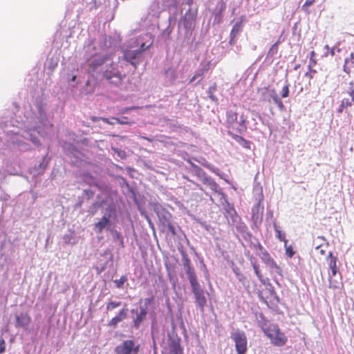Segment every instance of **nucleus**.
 <instances>
[{
  "label": "nucleus",
  "instance_id": "obj_1",
  "mask_svg": "<svg viewBox=\"0 0 354 354\" xmlns=\"http://www.w3.org/2000/svg\"><path fill=\"white\" fill-rule=\"evenodd\" d=\"M236 104L233 105L234 109H230L226 111V127L238 133H243L247 130L248 115L241 113L238 120V113L236 109Z\"/></svg>",
  "mask_w": 354,
  "mask_h": 354
},
{
  "label": "nucleus",
  "instance_id": "obj_2",
  "mask_svg": "<svg viewBox=\"0 0 354 354\" xmlns=\"http://www.w3.org/2000/svg\"><path fill=\"white\" fill-rule=\"evenodd\" d=\"M261 328L274 346L281 347L287 343V337L277 324L266 321L261 324Z\"/></svg>",
  "mask_w": 354,
  "mask_h": 354
},
{
  "label": "nucleus",
  "instance_id": "obj_3",
  "mask_svg": "<svg viewBox=\"0 0 354 354\" xmlns=\"http://www.w3.org/2000/svg\"><path fill=\"white\" fill-rule=\"evenodd\" d=\"M102 75L109 82L116 86L122 84L124 77L118 69L114 67L113 62H111L109 66L103 71Z\"/></svg>",
  "mask_w": 354,
  "mask_h": 354
},
{
  "label": "nucleus",
  "instance_id": "obj_4",
  "mask_svg": "<svg viewBox=\"0 0 354 354\" xmlns=\"http://www.w3.org/2000/svg\"><path fill=\"white\" fill-rule=\"evenodd\" d=\"M231 338L235 344L237 354H245L248 351V341L244 332L236 331L231 334Z\"/></svg>",
  "mask_w": 354,
  "mask_h": 354
},
{
  "label": "nucleus",
  "instance_id": "obj_5",
  "mask_svg": "<svg viewBox=\"0 0 354 354\" xmlns=\"http://www.w3.org/2000/svg\"><path fill=\"white\" fill-rule=\"evenodd\" d=\"M140 346L133 340L128 339L117 346L115 348V354H138Z\"/></svg>",
  "mask_w": 354,
  "mask_h": 354
},
{
  "label": "nucleus",
  "instance_id": "obj_6",
  "mask_svg": "<svg viewBox=\"0 0 354 354\" xmlns=\"http://www.w3.org/2000/svg\"><path fill=\"white\" fill-rule=\"evenodd\" d=\"M191 286L192 292L194 295L196 305L201 308V310H203V308L207 304V299L205 296L203 290L201 288L199 283Z\"/></svg>",
  "mask_w": 354,
  "mask_h": 354
},
{
  "label": "nucleus",
  "instance_id": "obj_7",
  "mask_svg": "<svg viewBox=\"0 0 354 354\" xmlns=\"http://www.w3.org/2000/svg\"><path fill=\"white\" fill-rule=\"evenodd\" d=\"M261 261L266 264L269 268L274 270L278 274L281 275V268L277 265L276 261L271 257L267 250L263 251L261 256Z\"/></svg>",
  "mask_w": 354,
  "mask_h": 354
},
{
  "label": "nucleus",
  "instance_id": "obj_8",
  "mask_svg": "<svg viewBox=\"0 0 354 354\" xmlns=\"http://www.w3.org/2000/svg\"><path fill=\"white\" fill-rule=\"evenodd\" d=\"M31 317L27 313H20L15 315V327L26 328L31 323Z\"/></svg>",
  "mask_w": 354,
  "mask_h": 354
},
{
  "label": "nucleus",
  "instance_id": "obj_9",
  "mask_svg": "<svg viewBox=\"0 0 354 354\" xmlns=\"http://www.w3.org/2000/svg\"><path fill=\"white\" fill-rule=\"evenodd\" d=\"M131 313H136V316L133 319V324L136 328H138L140 327L141 323L142 322V321L145 319V317L147 316V307L140 306L139 311L132 310Z\"/></svg>",
  "mask_w": 354,
  "mask_h": 354
},
{
  "label": "nucleus",
  "instance_id": "obj_10",
  "mask_svg": "<svg viewBox=\"0 0 354 354\" xmlns=\"http://www.w3.org/2000/svg\"><path fill=\"white\" fill-rule=\"evenodd\" d=\"M127 311L128 309L127 308L121 309L119 313L109 322L108 326L115 328L118 323L122 322L127 317Z\"/></svg>",
  "mask_w": 354,
  "mask_h": 354
},
{
  "label": "nucleus",
  "instance_id": "obj_11",
  "mask_svg": "<svg viewBox=\"0 0 354 354\" xmlns=\"http://www.w3.org/2000/svg\"><path fill=\"white\" fill-rule=\"evenodd\" d=\"M168 354H183L179 339L171 338L169 339Z\"/></svg>",
  "mask_w": 354,
  "mask_h": 354
},
{
  "label": "nucleus",
  "instance_id": "obj_12",
  "mask_svg": "<svg viewBox=\"0 0 354 354\" xmlns=\"http://www.w3.org/2000/svg\"><path fill=\"white\" fill-rule=\"evenodd\" d=\"M141 55V50H127L124 52L123 58L129 62L135 68L137 67L138 63L135 60Z\"/></svg>",
  "mask_w": 354,
  "mask_h": 354
},
{
  "label": "nucleus",
  "instance_id": "obj_13",
  "mask_svg": "<svg viewBox=\"0 0 354 354\" xmlns=\"http://www.w3.org/2000/svg\"><path fill=\"white\" fill-rule=\"evenodd\" d=\"M337 257L333 256L332 252H329L328 254V264L331 271L329 274H332L333 277H336L339 273L338 267L337 266Z\"/></svg>",
  "mask_w": 354,
  "mask_h": 354
},
{
  "label": "nucleus",
  "instance_id": "obj_14",
  "mask_svg": "<svg viewBox=\"0 0 354 354\" xmlns=\"http://www.w3.org/2000/svg\"><path fill=\"white\" fill-rule=\"evenodd\" d=\"M329 288L333 290L341 289L343 288L341 274L339 273L336 277L329 274Z\"/></svg>",
  "mask_w": 354,
  "mask_h": 354
},
{
  "label": "nucleus",
  "instance_id": "obj_15",
  "mask_svg": "<svg viewBox=\"0 0 354 354\" xmlns=\"http://www.w3.org/2000/svg\"><path fill=\"white\" fill-rule=\"evenodd\" d=\"M342 93L349 96L350 98H348V102L351 103V105H354V82L353 81H351L348 83V86L344 89V91H342Z\"/></svg>",
  "mask_w": 354,
  "mask_h": 354
},
{
  "label": "nucleus",
  "instance_id": "obj_16",
  "mask_svg": "<svg viewBox=\"0 0 354 354\" xmlns=\"http://www.w3.org/2000/svg\"><path fill=\"white\" fill-rule=\"evenodd\" d=\"M354 67V53H351L350 56L345 59L343 66V71L350 75L351 73V68Z\"/></svg>",
  "mask_w": 354,
  "mask_h": 354
},
{
  "label": "nucleus",
  "instance_id": "obj_17",
  "mask_svg": "<svg viewBox=\"0 0 354 354\" xmlns=\"http://www.w3.org/2000/svg\"><path fill=\"white\" fill-rule=\"evenodd\" d=\"M110 216H104L97 223L95 224V230L97 232L101 233L109 225Z\"/></svg>",
  "mask_w": 354,
  "mask_h": 354
},
{
  "label": "nucleus",
  "instance_id": "obj_18",
  "mask_svg": "<svg viewBox=\"0 0 354 354\" xmlns=\"http://www.w3.org/2000/svg\"><path fill=\"white\" fill-rule=\"evenodd\" d=\"M191 286L198 283L197 277L194 268L192 266L185 270Z\"/></svg>",
  "mask_w": 354,
  "mask_h": 354
},
{
  "label": "nucleus",
  "instance_id": "obj_19",
  "mask_svg": "<svg viewBox=\"0 0 354 354\" xmlns=\"http://www.w3.org/2000/svg\"><path fill=\"white\" fill-rule=\"evenodd\" d=\"M274 230L275 232L276 238L280 241L283 242L284 246H286V244H288V240L286 239V233L281 231L279 229V227L277 226L276 224L274 225Z\"/></svg>",
  "mask_w": 354,
  "mask_h": 354
},
{
  "label": "nucleus",
  "instance_id": "obj_20",
  "mask_svg": "<svg viewBox=\"0 0 354 354\" xmlns=\"http://www.w3.org/2000/svg\"><path fill=\"white\" fill-rule=\"evenodd\" d=\"M242 28H243V26H242V23L240 21V22H236L231 32H230V44H232V40H234L236 35L242 30Z\"/></svg>",
  "mask_w": 354,
  "mask_h": 354
},
{
  "label": "nucleus",
  "instance_id": "obj_21",
  "mask_svg": "<svg viewBox=\"0 0 354 354\" xmlns=\"http://www.w3.org/2000/svg\"><path fill=\"white\" fill-rule=\"evenodd\" d=\"M261 91H263V95H265L266 93H268L269 95L270 98L268 99V101L269 102H270V99H272L274 102L279 98L274 89H270L268 87H265L263 88H261Z\"/></svg>",
  "mask_w": 354,
  "mask_h": 354
},
{
  "label": "nucleus",
  "instance_id": "obj_22",
  "mask_svg": "<svg viewBox=\"0 0 354 354\" xmlns=\"http://www.w3.org/2000/svg\"><path fill=\"white\" fill-rule=\"evenodd\" d=\"M328 245V243H324V245L317 244V246L315 247V251L319 257L326 256Z\"/></svg>",
  "mask_w": 354,
  "mask_h": 354
},
{
  "label": "nucleus",
  "instance_id": "obj_23",
  "mask_svg": "<svg viewBox=\"0 0 354 354\" xmlns=\"http://www.w3.org/2000/svg\"><path fill=\"white\" fill-rule=\"evenodd\" d=\"M251 263H252L254 272L255 274L257 275V277H258V279H259V281L262 283H264L265 280L263 279V275L261 273V271L259 269V266L257 263V261L254 260V258H252Z\"/></svg>",
  "mask_w": 354,
  "mask_h": 354
},
{
  "label": "nucleus",
  "instance_id": "obj_24",
  "mask_svg": "<svg viewBox=\"0 0 354 354\" xmlns=\"http://www.w3.org/2000/svg\"><path fill=\"white\" fill-rule=\"evenodd\" d=\"M351 103L348 102V97H344L342 98L341 103L337 110L338 113H342L345 109L351 107Z\"/></svg>",
  "mask_w": 354,
  "mask_h": 354
},
{
  "label": "nucleus",
  "instance_id": "obj_25",
  "mask_svg": "<svg viewBox=\"0 0 354 354\" xmlns=\"http://www.w3.org/2000/svg\"><path fill=\"white\" fill-rule=\"evenodd\" d=\"M104 62H105L104 57H97V58L94 59L91 62V63L90 64V66L93 70H95L99 66H102L104 63Z\"/></svg>",
  "mask_w": 354,
  "mask_h": 354
},
{
  "label": "nucleus",
  "instance_id": "obj_26",
  "mask_svg": "<svg viewBox=\"0 0 354 354\" xmlns=\"http://www.w3.org/2000/svg\"><path fill=\"white\" fill-rule=\"evenodd\" d=\"M181 255H182V261H183V265L184 269L185 270L187 268L192 267V266L191 260L189 258L187 254L185 252H182Z\"/></svg>",
  "mask_w": 354,
  "mask_h": 354
},
{
  "label": "nucleus",
  "instance_id": "obj_27",
  "mask_svg": "<svg viewBox=\"0 0 354 354\" xmlns=\"http://www.w3.org/2000/svg\"><path fill=\"white\" fill-rule=\"evenodd\" d=\"M127 277L122 275L119 279H115L114 283L118 288H120L123 286L124 283L127 281Z\"/></svg>",
  "mask_w": 354,
  "mask_h": 354
},
{
  "label": "nucleus",
  "instance_id": "obj_28",
  "mask_svg": "<svg viewBox=\"0 0 354 354\" xmlns=\"http://www.w3.org/2000/svg\"><path fill=\"white\" fill-rule=\"evenodd\" d=\"M315 1V0H306L305 3L301 6V10L305 12L308 14L310 12L309 11V7L313 4V3Z\"/></svg>",
  "mask_w": 354,
  "mask_h": 354
},
{
  "label": "nucleus",
  "instance_id": "obj_29",
  "mask_svg": "<svg viewBox=\"0 0 354 354\" xmlns=\"http://www.w3.org/2000/svg\"><path fill=\"white\" fill-rule=\"evenodd\" d=\"M190 163L192 167H193L194 172L196 174L197 176H198L199 177H202L205 175V173L201 167L192 162Z\"/></svg>",
  "mask_w": 354,
  "mask_h": 354
},
{
  "label": "nucleus",
  "instance_id": "obj_30",
  "mask_svg": "<svg viewBox=\"0 0 354 354\" xmlns=\"http://www.w3.org/2000/svg\"><path fill=\"white\" fill-rule=\"evenodd\" d=\"M208 68H201L198 69L196 71L194 75L191 79L190 82L194 81L196 79H197L199 77H202L205 73H206L208 71Z\"/></svg>",
  "mask_w": 354,
  "mask_h": 354
},
{
  "label": "nucleus",
  "instance_id": "obj_31",
  "mask_svg": "<svg viewBox=\"0 0 354 354\" xmlns=\"http://www.w3.org/2000/svg\"><path fill=\"white\" fill-rule=\"evenodd\" d=\"M203 183H207L212 190H216L218 187V185L212 179L207 177H204L203 179Z\"/></svg>",
  "mask_w": 354,
  "mask_h": 354
},
{
  "label": "nucleus",
  "instance_id": "obj_32",
  "mask_svg": "<svg viewBox=\"0 0 354 354\" xmlns=\"http://www.w3.org/2000/svg\"><path fill=\"white\" fill-rule=\"evenodd\" d=\"M120 306H121L120 301H111L107 304L106 308L107 310H112Z\"/></svg>",
  "mask_w": 354,
  "mask_h": 354
},
{
  "label": "nucleus",
  "instance_id": "obj_33",
  "mask_svg": "<svg viewBox=\"0 0 354 354\" xmlns=\"http://www.w3.org/2000/svg\"><path fill=\"white\" fill-rule=\"evenodd\" d=\"M111 119L115 120V122L120 124H131L133 123L131 122H128L127 120V117H123L122 118H112Z\"/></svg>",
  "mask_w": 354,
  "mask_h": 354
},
{
  "label": "nucleus",
  "instance_id": "obj_34",
  "mask_svg": "<svg viewBox=\"0 0 354 354\" xmlns=\"http://www.w3.org/2000/svg\"><path fill=\"white\" fill-rule=\"evenodd\" d=\"M228 135H230L234 140L239 142L240 144L244 141L245 138L243 137L239 136L238 134H235L232 133V131H229L227 132Z\"/></svg>",
  "mask_w": 354,
  "mask_h": 354
},
{
  "label": "nucleus",
  "instance_id": "obj_35",
  "mask_svg": "<svg viewBox=\"0 0 354 354\" xmlns=\"http://www.w3.org/2000/svg\"><path fill=\"white\" fill-rule=\"evenodd\" d=\"M284 248L286 249V254L290 258L292 257L295 253L292 247L286 244V246H284Z\"/></svg>",
  "mask_w": 354,
  "mask_h": 354
},
{
  "label": "nucleus",
  "instance_id": "obj_36",
  "mask_svg": "<svg viewBox=\"0 0 354 354\" xmlns=\"http://www.w3.org/2000/svg\"><path fill=\"white\" fill-rule=\"evenodd\" d=\"M324 243H328L327 240L322 236H317L316 239L314 241L315 247L317 246V244L324 245Z\"/></svg>",
  "mask_w": 354,
  "mask_h": 354
},
{
  "label": "nucleus",
  "instance_id": "obj_37",
  "mask_svg": "<svg viewBox=\"0 0 354 354\" xmlns=\"http://www.w3.org/2000/svg\"><path fill=\"white\" fill-rule=\"evenodd\" d=\"M317 73V71L312 68L308 69V72L306 73L305 76L308 77L309 80H313L315 77V75Z\"/></svg>",
  "mask_w": 354,
  "mask_h": 354
},
{
  "label": "nucleus",
  "instance_id": "obj_38",
  "mask_svg": "<svg viewBox=\"0 0 354 354\" xmlns=\"http://www.w3.org/2000/svg\"><path fill=\"white\" fill-rule=\"evenodd\" d=\"M196 13H191V9L187 10L184 16V20H186L187 17L190 18L192 21H194L196 18Z\"/></svg>",
  "mask_w": 354,
  "mask_h": 354
},
{
  "label": "nucleus",
  "instance_id": "obj_39",
  "mask_svg": "<svg viewBox=\"0 0 354 354\" xmlns=\"http://www.w3.org/2000/svg\"><path fill=\"white\" fill-rule=\"evenodd\" d=\"M288 95H289V85L286 84L282 88L281 97L285 98V97H288Z\"/></svg>",
  "mask_w": 354,
  "mask_h": 354
},
{
  "label": "nucleus",
  "instance_id": "obj_40",
  "mask_svg": "<svg viewBox=\"0 0 354 354\" xmlns=\"http://www.w3.org/2000/svg\"><path fill=\"white\" fill-rule=\"evenodd\" d=\"M6 351V342L3 338H0V354Z\"/></svg>",
  "mask_w": 354,
  "mask_h": 354
},
{
  "label": "nucleus",
  "instance_id": "obj_41",
  "mask_svg": "<svg viewBox=\"0 0 354 354\" xmlns=\"http://www.w3.org/2000/svg\"><path fill=\"white\" fill-rule=\"evenodd\" d=\"M317 64V59L313 57H310L309 64L308 66V69H312L314 66Z\"/></svg>",
  "mask_w": 354,
  "mask_h": 354
},
{
  "label": "nucleus",
  "instance_id": "obj_42",
  "mask_svg": "<svg viewBox=\"0 0 354 354\" xmlns=\"http://www.w3.org/2000/svg\"><path fill=\"white\" fill-rule=\"evenodd\" d=\"M139 108H140L139 106L126 107L121 111V113H125L130 110L138 109Z\"/></svg>",
  "mask_w": 354,
  "mask_h": 354
},
{
  "label": "nucleus",
  "instance_id": "obj_43",
  "mask_svg": "<svg viewBox=\"0 0 354 354\" xmlns=\"http://www.w3.org/2000/svg\"><path fill=\"white\" fill-rule=\"evenodd\" d=\"M274 103L280 108L282 109L283 107V104L280 98L274 102Z\"/></svg>",
  "mask_w": 354,
  "mask_h": 354
},
{
  "label": "nucleus",
  "instance_id": "obj_44",
  "mask_svg": "<svg viewBox=\"0 0 354 354\" xmlns=\"http://www.w3.org/2000/svg\"><path fill=\"white\" fill-rule=\"evenodd\" d=\"M167 228L171 232V234H176L175 228L171 224L169 223L167 225Z\"/></svg>",
  "mask_w": 354,
  "mask_h": 354
},
{
  "label": "nucleus",
  "instance_id": "obj_45",
  "mask_svg": "<svg viewBox=\"0 0 354 354\" xmlns=\"http://www.w3.org/2000/svg\"><path fill=\"white\" fill-rule=\"evenodd\" d=\"M100 120H101L102 121H103L104 122H105L106 124H113V122H111L109 118L102 117L100 118Z\"/></svg>",
  "mask_w": 354,
  "mask_h": 354
},
{
  "label": "nucleus",
  "instance_id": "obj_46",
  "mask_svg": "<svg viewBox=\"0 0 354 354\" xmlns=\"http://www.w3.org/2000/svg\"><path fill=\"white\" fill-rule=\"evenodd\" d=\"M241 144L245 148H250V142L245 139Z\"/></svg>",
  "mask_w": 354,
  "mask_h": 354
},
{
  "label": "nucleus",
  "instance_id": "obj_47",
  "mask_svg": "<svg viewBox=\"0 0 354 354\" xmlns=\"http://www.w3.org/2000/svg\"><path fill=\"white\" fill-rule=\"evenodd\" d=\"M256 248L261 252V253L263 252V251H266V250L263 247V245L261 243H258L256 245Z\"/></svg>",
  "mask_w": 354,
  "mask_h": 354
},
{
  "label": "nucleus",
  "instance_id": "obj_48",
  "mask_svg": "<svg viewBox=\"0 0 354 354\" xmlns=\"http://www.w3.org/2000/svg\"><path fill=\"white\" fill-rule=\"evenodd\" d=\"M324 48L326 49V52H325V53H324V56H325V57H327V56L329 55V51H330V48L329 47V46H328V45H326V46H324Z\"/></svg>",
  "mask_w": 354,
  "mask_h": 354
},
{
  "label": "nucleus",
  "instance_id": "obj_49",
  "mask_svg": "<svg viewBox=\"0 0 354 354\" xmlns=\"http://www.w3.org/2000/svg\"><path fill=\"white\" fill-rule=\"evenodd\" d=\"M149 48V46H146L145 44H142L140 46V49L139 50H141V53L144 50H147Z\"/></svg>",
  "mask_w": 354,
  "mask_h": 354
},
{
  "label": "nucleus",
  "instance_id": "obj_50",
  "mask_svg": "<svg viewBox=\"0 0 354 354\" xmlns=\"http://www.w3.org/2000/svg\"><path fill=\"white\" fill-rule=\"evenodd\" d=\"M31 140L33 143H35V145H39V140L36 137H34V138H31Z\"/></svg>",
  "mask_w": 354,
  "mask_h": 354
},
{
  "label": "nucleus",
  "instance_id": "obj_51",
  "mask_svg": "<svg viewBox=\"0 0 354 354\" xmlns=\"http://www.w3.org/2000/svg\"><path fill=\"white\" fill-rule=\"evenodd\" d=\"M278 44H279V42H278V41H277V42H276V43H274V44L272 46V47L270 48V51H272V50H274V49H277V48Z\"/></svg>",
  "mask_w": 354,
  "mask_h": 354
},
{
  "label": "nucleus",
  "instance_id": "obj_52",
  "mask_svg": "<svg viewBox=\"0 0 354 354\" xmlns=\"http://www.w3.org/2000/svg\"><path fill=\"white\" fill-rule=\"evenodd\" d=\"M141 138L144 139L145 140H147L149 142H153V140L152 138H148V137H146V136H141Z\"/></svg>",
  "mask_w": 354,
  "mask_h": 354
},
{
  "label": "nucleus",
  "instance_id": "obj_53",
  "mask_svg": "<svg viewBox=\"0 0 354 354\" xmlns=\"http://www.w3.org/2000/svg\"><path fill=\"white\" fill-rule=\"evenodd\" d=\"M329 55H330L332 57L335 55V49L333 48H330L329 51Z\"/></svg>",
  "mask_w": 354,
  "mask_h": 354
},
{
  "label": "nucleus",
  "instance_id": "obj_54",
  "mask_svg": "<svg viewBox=\"0 0 354 354\" xmlns=\"http://www.w3.org/2000/svg\"><path fill=\"white\" fill-rule=\"evenodd\" d=\"M315 50H312L310 53V57H313L315 58Z\"/></svg>",
  "mask_w": 354,
  "mask_h": 354
},
{
  "label": "nucleus",
  "instance_id": "obj_55",
  "mask_svg": "<svg viewBox=\"0 0 354 354\" xmlns=\"http://www.w3.org/2000/svg\"><path fill=\"white\" fill-rule=\"evenodd\" d=\"M151 300H152V299H146V305H147V304H149V303L151 302Z\"/></svg>",
  "mask_w": 354,
  "mask_h": 354
},
{
  "label": "nucleus",
  "instance_id": "obj_56",
  "mask_svg": "<svg viewBox=\"0 0 354 354\" xmlns=\"http://www.w3.org/2000/svg\"><path fill=\"white\" fill-rule=\"evenodd\" d=\"M169 71H171L173 74L174 73L171 69L167 70L165 73L167 74Z\"/></svg>",
  "mask_w": 354,
  "mask_h": 354
},
{
  "label": "nucleus",
  "instance_id": "obj_57",
  "mask_svg": "<svg viewBox=\"0 0 354 354\" xmlns=\"http://www.w3.org/2000/svg\"><path fill=\"white\" fill-rule=\"evenodd\" d=\"M75 79H76V76H75V75H73V77H72V79H71V80H72V81H75Z\"/></svg>",
  "mask_w": 354,
  "mask_h": 354
},
{
  "label": "nucleus",
  "instance_id": "obj_58",
  "mask_svg": "<svg viewBox=\"0 0 354 354\" xmlns=\"http://www.w3.org/2000/svg\"><path fill=\"white\" fill-rule=\"evenodd\" d=\"M160 138H168V137H167V136H164V135H161V136H160Z\"/></svg>",
  "mask_w": 354,
  "mask_h": 354
},
{
  "label": "nucleus",
  "instance_id": "obj_59",
  "mask_svg": "<svg viewBox=\"0 0 354 354\" xmlns=\"http://www.w3.org/2000/svg\"><path fill=\"white\" fill-rule=\"evenodd\" d=\"M187 3H188L189 5H191V4H192V0H188V2H187Z\"/></svg>",
  "mask_w": 354,
  "mask_h": 354
},
{
  "label": "nucleus",
  "instance_id": "obj_60",
  "mask_svg": "<svg viewBox=\"0 0 354 354\" xmlns=\"http://www.w3.org/2000/svg\"><path fill=\"white\" fill-rule=\"evenodd\" d=\"M159 141H160V142H164V141H163V140H159Z\"/></svg>",
  "mask_w": 354,
  "mask_h": 354
},
{
  "label": "nucleus",
  "instance_id": "obj_61",
  "mask_svg": "<svg viewBox=\"0 0 354 354\" xmlns=\"http://www.w3.org/2000/svg\"><path fill=\"white\" fill-rule=\"evenodd\" d=\"M234 40H232V44H234Z\"/></svg>",
  "mask_w": 354,
  "mask_h": 354
}]
</instances>
